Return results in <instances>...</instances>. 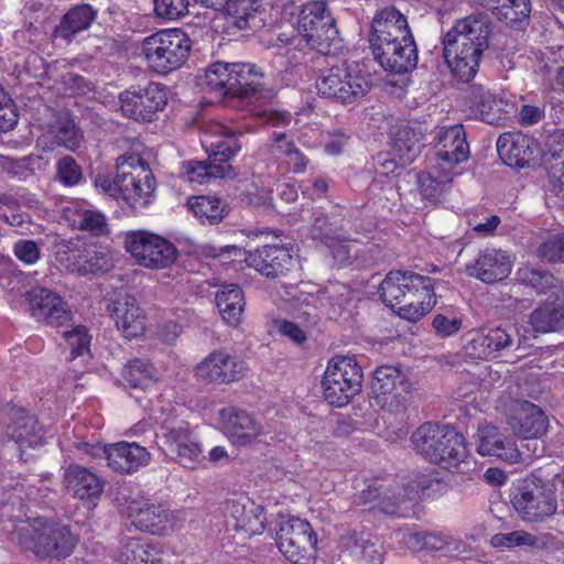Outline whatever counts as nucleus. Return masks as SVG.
Instances as JSON below:
<instances>
[{
	"label": "nucleus",
	"mask_w": 564,
	"mask_h": 564,
	"mask_svg": "<svg viewBox=\"0 0 564 564\" xmlns=\"http://www.w3.org/2000/svg\"><path fill=\"white\" fill-rule=\"evenodd\" d=\"M11 539L39 558H65L76 544L68 527L42 517L14 523Z\"/></svg>",
	"instance_id": "nucleus-4"
},
{
	"label": "nucleus",
	"mask_w": 564,
	"mask_h": 564,
	"mask_svg": "<svg viewBox=\"0 0 564 564\" xmlns=\"http://www.w3.org/2000/svg\"><path fill=\"white\" fill-rule=\"evenodd\" d=\"M245 261L248 267L270 279L285 275L294 264L291 250L280 245L256 248L247 253Z\"/></svg>",
	"instance_id": "nucleus-26"
},
{
	"label": "nucleus",
	"mask_w": 564,
	"mask_h": 564,
	"mask_svg": "<svg viewBox=\"0 0 564 564\" xmlns=\"http://www.w3.org/2000/svg\"><path fill=\"white\" fill-rule=\"evenodd\" d=\"M411 441L419 454L445 469L458 466L467 455L464 436L448 424L424 423Z\"/></svg>",
	"instance_id": "nucleus-7"
},
{
	"label": "nucleus",
	"mask_w": 564,
	"mask_h": 564,
	"mask_svg": "<svg viewBox=\"0 0 564 564\" xmlns=\"http://www.w3.org/2000/svg\"><path fill=\"white\" fill-rule=\"evenodd\" d=\"M188 11V0H154V12L159 18L177 20Z\"/></svg>",
	"instance_id": "nucleus-63"
},
{
	"label": "nucleus",
	"mask_w": 564,
	"mask_h": 564,
	"mask_svg": "<svg viewBox=\"0 0 564 564\" xmlns=\"http://www.w3.org/2000/svg\"><path fill=\"white\" fill-rule=\"evenodd\" d=\"M232 63L215 62L205 73L207 87L221 96H230Z\"/></svg>",
	"instance_id": "nucleus-57"
},
{
	"label": "nucleus",
	"mask_w": 564,
	"mask_h": 564,
	"mask_svg": "<svg viewBox=\"0 0 564 564\" xmlns=\"http://www.w3.org/2000/svg\"><path fill=\"white\" fill-rule=\"evenodd\" d=\"M372 54L383 69L395 74L410 72L417 64V50L413 36L377 48Z\"/></svg>",
	"instance_id": "nucleus-31"
},
{
	"label": "nucleus",
	"mask_w": 564,
	"mask_h": 564,
	"mask_svg": "<svg viewBox=\"0 0 564 564\" xmlns=\"http://www.w3.org/2000/svg\"><path fill=\"white\" fill-rule=\"evenodd\" d=\"M424 283H416L406 291L404 301L397 308V314L409 322H417L436 304L434 284L431 278L424 276Z\"/></svg>",
	"instance_id": "nucleus-34"
},
{
	"label": "nucleus",
	"mask_w": 564,
	"mask_h": 564,
	"mask_svg": "<svg viewBox=\"0 0 564 564\" xmlns=\"http://www.w3.org/2000/svg\"><path fill=\"white\" fill-rule=\"evenodd\" d=\"M410 383L402 371L394 366H381L373 372L371 391L377 405L395 411L405 400Z\"/></svg>",
	"instance_id": "nucleus-22"
},
{
	"label": "nucleus",
	"mask_w": 564,
	"mask_h": 564,
	"mask_svg": "<svg viewBox=\"0 0 564 564\" xmlns=\"http://www.w3.org/2000/svg\"><path fill=\"white\" fill-rule=\"evenodd\" d=\"M220 421L225 435L236 446L257 447L269 445L276 440L268 424H262L248 412L227 408L220 411Z\"/></svg>",
	"instance_id": "nucleus-15"
},
{
	"label": "nucleus",
	"mask_w": 564,
	"mask_h": 564,
	"mask_svg": "<svg viewBox=\"0 0 564 564\" xmlns=\"http://www.w3.org/2000/svg\"><path fill=\"white\" fill-rule=\"evenodd\" d=\"M79 451L91 456H104L108 467L120 474H131L150 462V453L132 442H118L108 445L78 443Z\"/></svg>",
	"instance_id": "nucleus-17"
},
{
	"label": "nucleus",
	"mask_w": 564,
	"mask_h": 564,
	"mask_svg": "<svg viewBox=\"0 0 564 564\" xmlns=\"http://www.w3.org/2000/svg\"><path fill=\"white\" fill-rule=\"evenodd\" d=\"M435 155L441 170L454 172L469 156V144L462 124L442 127L435 134Z\"/></svg>",
	"instance_id": "nucleus-24"
},
{
	"label": "nucleus",
	"mask_w": 564,
	"mask_h": 564,
	"mask_svg": "<svg viewBox=\"0 0 564 564\" xmlns=\"http://www.w3.org/2000/svg\"><path fill=\"white\" fill-rule=\"evenodd\" d=\"M512 431L527 440H535L546 432V416L535 404L525 400H514L508 414Z\"/></svg>",
	"instance_id": "nucleus-27"
},
{
	"label": "nucleus",
	"mask_w": 564,
	"mask_h": 564,
	"mask_svg": "<svg viewBox=\"0 0 564 564\" xmlns=\"http://www.w3.org/2000/svg\"><path fill=\"white\" fill-rule=\"evenodd\" d=\"M434 479L430 475H419L416 480L406 486L392 485L389 480H373L358 495V503H372L371 508H379L388 514L395 513V507L404 500L414 499L420 492L424 494L432 486Z\"/></svg>",
	"instance_id": "nucleus-14"
},
{
	"label": "nucleus",
	"mask_w": 564,
	"mask_h": 564,
	"mask_svg": "<svg viewBox=\"0 0 564 564\" xmlns=\"http://www.w3.org/2000/svg\"><path fill=\"white\" fill-rule=\"evenodd\" d=\"M200 143L210 163L191 160L182 164L180 176L192 184L209 183L213 178H234L235 170L229 161L241 147L235 133L220 122H206Z\"/></svg>",
	"instance_id": "nucleus-3"
},
{
	"label": "nucleus",
	"mask_w": 564,
	"mask_h": 564,
	"mask_svg": "<svg viewBox=\"0 0 564 564\" xmlns=\"http://www.w3.org/2000/svg\"><path fill=\"white\" fill-rule=\"evenodd\" d=\"M489 34V20L480 14L457 21L446 33L443 55L455 78L468 83L476 76Z\"/></svg>",
	"instance_id": "nucleus-2"
},
{
	"label": "nucleus",
	"mask_w": 564,
	"mask_h": 564,
	"mask_svg": "<svg viewBox=\"0 0 564 564\" xmlns=\"http://www.w3.org/2000/svg\"><path fill=\"white\" fill-rule=\"evenodd\" d=\"M123 377L130 387L147 389L160 379V372L148 360L135 358L126 366Z\"/></svg>",
	"instance_id": "nucleus-49"
},
{
	"label": "nucleus",
	"mask_w": 564,
	"mask_h": 564,
	"mask_svg": "<svg viewBox=\"0 0 564 564\" xmlns=\"http://www.w3.org/2000/svg\"><path fill=\"white\" fill-rule=\"evenodd\" d=\"M323 310L329 318H337L350 302V289L340 282L328 284L322 290Z\"/></svg>",
	"instance_id": "nucleus-54"
},
{
	"label": "nucleus",
	"mask_w": 564,
	"mask_h": 564,
	"mask_svg": "<svg viewBox=\"0 0 564 564\" xmlns=\"http://www.w3.org/2000/svg\"><path fill=\"white\" fill-rule=\"evenodd\" d=\"M121 169V199L134 209L144 208L155 199L156 182L149 164L137 155L117 159Z\"/></svg>",
	"instance_id": "nucleus-11"
},
{
	"label": "nucleus",
	"mask_w": 564,
	"mask_h": 564,
	"mask_svg": "<svg viewBox=\"0 0 564 564\" xmlns=\"http://www.w3.org/2000/svg\"><path fill=\"white\" fill-rule=\"evenodd\" d=\"M368 77L351 65L333 66L318 77L316 89L327 99L341 105H350L362 98L369 90Z\"/></svg>",
	"instance_id": "nucleus-10"
},
{
	"label": "nucleus",
	"mask_w": 564,
	"mask_h": 564,
	"mask_svg": "<svg viewBox=\"0 0 564 564\" xmlns=\"http://www.w3.org/2000/svg\"><path fill=\"white\" fill-rule=\"evenodd\" d=\"M299 32L301 36L278 37L281 44H278L274 63L285 70L299 62L301 50L297 47L303 41L324 55L335 54L341 47L335 20L324 1H312L303 6L299 17Z\"/></svg>",
	"instance_id": "nucleus-1"
},
{
	"label": "nucleus",
	"mask_w": 564,
	"mask_h": 564,
	"mask_svg": "<svg viewBox=\"0 0 564 564\" xmlns=\"http://www.w3.org/2000/svg\"><path fill=\"white\" fill-rule=\"evenodd\" d=\"M128 516L137 529L156 535H165L174 531L181 520L177 512L151 500L131 501Z\"/></svg>",
	"instance_id": "nucleus-19"
},
{
	"label": "nucleus",
	"mask_w": 564,
	"mask_h": 564,
	"mask_svg": "<svg viewBox=\"0 0 564 564\" xmlns=\"http://www.w3.org/2000/svg\"><path fill=\"white\" fill-rule=\"evenodd\" d=\"M108 312L118 330L126 338H137L144 334L147 315L133 295L119 293L108 304Z\"/></svg>",
	"instance_id": "nucleus-25"
},
{
	"label": "nucleus",
	"mask_w": 564,
	"mask_h": 564,
	"mask_svg": "<svg viewBox=\"0 0 564 564\" xmlns=\"http://www.w3.org/2000/svg\"><path fill=\"white\" fill-rule=\"evenodd\" d=\"M380 26L392 33L410 31L406 18L393 7L384 8L373 17L371 31H379Z\"/></svg>",
	"instance_id": "nucleus-59"
},
{
	"label": "nucleus",
	"mask_w": 564,
	"mask_h": 564,
	"mask_svg": "<svg viewBox=\"0 0 564 564\" xmlns=\"http://www.w3.org/2000/svg\"><path fill=\"white\" fill-rule=\"evenodd\" d=\"M511 503L524 522H544L557 510V500L552 486L541 480L520 482L511 497Z\"/></svg>",
	"instance_id": "nucleus-12"
},
{
	"label": "nucleus",
	"mask_w": 564,
	"mask_h": 564,
	"mask_svg": "<svg viewBox=\"0 0 564 564\" xmlns=\"http://www.w3.org/2000/svg\"><path fill=\"white\" fill-rule=\"evenodd\" d=\"M273 153L284 164L290 172L295 174L303 173L308 164V159L284 133H273Z\"/></svg>",
	"instance_id": "nucleus-47"
},
{
	"label": "nucleus",
	"mask_w": 564,
	"mask_h": 564,
	"mask_svg": "<svg viewBox=\"0 0 564 564\" xmlns=\"http://www.w3.org/2000/svg\"><path fill=\"white\" fill-rule=\"evenodd\" d=\"M31 316L40 323L62 327L73 319L69 305L56 292L46 288H32L25 293Z\"/></svg>",
	"instance_id": "nucleus-20"
},
{
	"label": "nucleus",
	"mask_w": 564,
	"mask_h": 564,
	"mask_svg": "<svg viewBox=\"0 0 564 564\" xmlns=\"http://www.w3.org/2000/svg\"><path fill=\"white\" fill-rule=\"evenodd\" d=\"M150 416L160 427L156 437L162 452L185 467H192L200 457L202 448L191 435L188 424L177 420V408L171 402L158 404Z\"/></svg>",
	"instance_id": "nucleus-6"
},
{
	"label": "nucleus",
	"mask_w": 564,
	"mask_h": 564,
	"mask_svg": "<svg viewBox=\"0 0 564 564\" xmlns=\"http://www.w3.org/2000/svg\"><path fill=\"white\" fill-rule=\"evenodd\" d=\"M192 42L181 29L155 32L141 43V55L156 73L166 74L181 67L187 59Z\"/></svg>",
	"instance_id": "nucleus-8"
},
{
	"label": "nucleus",
	"mask_w": 564,
	"mask_h": 564,
	"mask_svg": "<svg viewBox=\"0 0 564 564\" xmlns=\"http://www.w3.org/2000/svg\"><path fill=\"white\" fill-rule=\"evenodd\" d=\"M518 280L532 288L539 294H546L550 292L547 301L555 297V301H560L561 296H564V286L558 280H556L551 273L541 269L532 267H523L517 271Z\"/></svg>",
	"instance_id": "nucleus-43"
},
{
	"label": "nucleus",
	"mask_w": 564,
	"mask_h": 564,
	"mask_svg": "<svg viewBox=\"0 0 564 564\" xmlns=\"http://www.w3.org/2000/svg\"><path fill=\"white\" fill-rule=\"evenodd\" d=\"M546 303L530 315V323L538 333L555 332L564 327V296L560 301Z\"/></svg>",
	"instance_id": "nucleus-45"
},
{
	"label": "nucleus",
	"mask_w": 564,
	"mask_h": 564,
	"mask_svg": "<svg viewBox=\"0 0 564 564\" xmlns=\"http://www.w3.org/2000/svg\"><path fill=\"white\" fill-rule=\"evenodd\" d=\"M512 264L510 257L497 249L486 248L466 265L468 275L484 283H495L509 276Z\"/></svg>",
	"instance_id": "nucleus-29"
},
{
	"label": "nucleus",
	"mask_w": 564,
	"mask_h": 564,
	"mask_svg": "<svg viewBox=\"0 0 564 564\" xmlns=\"http://www.w3.org/2000/svg\"><path fill=\"white\" fill-rule=\"evenodd\" d=\"M473 115L489 124H499L517 111L513 101L497 96L482 87H475L470 95Z\"/></svg>",
	"instance_id": "nucleus-28"
},
{
	"label": "nucleus",
	"mask_w": 564,
	"mask_h": 564,
	"mask_svg": "<svg viewBox=\"0 0 564 564\" xmlns=\"http://www.w3.org/2000/svg\"><path fill=\"white\" fill-rule=\"evenodd\" d=\"M422 144L416 133L408 127L399 128L392 139V153L401 165L410 164L420 154Z\"/></svg>",
	"instance_id": "nucleus-48"
},
{
	"label": "nucleus",
	"mask_w": 564,
	"mask_h": 564,
	"mask_svg": "<svg viewBox=\"0 0 564 564\" xmlns=\"http://www.w3.org/2000/svg\"><path fill=\"white\" fill-rule=\"evenodd\" d=\"M206 8L226 9L227 14L239 30L259 26L257 14L267 8L282 13L293 6L294 0H195Z\"/></svg>",
	"instance_id": "nucleus-18"
},
{
	"label": "nucleus",
	"mask_w": 564,
	"mask_h": 564,
	"mask_svg": "<svg viewBox=\"0 0 564 564\" xmlns=\"http://www.w3.org/2000/svg\"><path fill=\"white\" fill-rule=\"evenodd\" d=\"M424 282V275L412 271H390L380 284L379 295L388 307L397 311L406 291Z\"/></svg>",
	"instance_id": "nucleus-35"
},
{
	"label": "nucleus",
	"mask_w": 564,
	"mask_h": 564,
	"mask_svg": "<svg viewBox=\"0 0 564 564\" xmlns=\"http://www.w3.org/2000/svg\"><path fill=\"white\" fill-rule=\"evenodd\" d=\"M512 343V336L505 329L491 328L488 333H476L464 347L465 355L471 359H488L497 351L506 349Z\"/></svg>",
	"instance_id": "nucleus-36"
},
{
	"label": "nucleus",
	"mask_w": 564,
	"mask_h": 564,
	"mask_svg": "<svg viewBox=\"0 0 564 564\" xmlns=\"http://www.w3.org/2000/svg\"><path fill=\"white\" fill-rule=\"evenodd\" d=\"M464 314L457 311H446L433 317L432 326L442 338L456 335L463 327Z\"/></svg>",
	"instance_id": "nucleus-60"
},
{
	"label": "nucleus",
	"mask_w": 564,
	"mask_h": 564,
	"mask_svg": "<svg viewBox=\"0 0 564 564\" xmlns=\"http://www.w3.org/2000/svg\"><path fill=\"white\" fill-rule=\"evenodd\" d=\"M123 243L135 262L148 269L167 268L177 257V250L171 241L148 230L127 232Z\"/></svg>",
	"instance_id": "nucleus-13"
},
{
	"label": "nucleus",
	"mask_w": 564,
	"mask_h": 564,
	"mask_svg": "<svg viewBox=\"0 0 564 564\" xmlns=\"http://www.w3.org/2000/svg\"><path fill=\"white\" fill-rule=\"evenodd\" d=\"M231 72L230 96L241 98L242 102L250 107L249 111L264 123L282 126L290 122V113L265 107L275 94L272 89L264 87L263 74L256 65L232 63Z\"/></svg>",
	"instance_id": "nucleus-5"
},
{
	"label": "nucleus",
	"mask_w": 564,
	"mask_h": 564,
	"mask_svg": "<svg viewBox=\"0 0 564 564\" xmlns=\"http://www.w3.org/2000/svg\"><path fill=\"white\" fill-rule=\"evenodd\" d=\"M63 336L70 349L73 359L90 355L91 336L85 326H75L73 329L64 332Z\"/></svg>",
	"instance_id": "nucleus-61"
},
{
	"label": "nucleus",
	"mask_w": 564,
	"mask_h": 564,
	"mask_svg": "<svg viewBox=\"0 0 564 564\" xmlns=\"http://www.w3.org/2000/svg\"><path fill=\"white\" fill-rule=\"evenodd\" d=\"M8 436L23 454L26 449H36L44 445L47 436L39 421L24 410L14 413L13 422L8 426Z\"/></svg>",
	"instance_id": "nucleus-33"
},
{
	"label": "nucleus",
	"mask_w": 564,
	"mask_h": 564,
	"mask_svg": "<svg viewBox=\"0 0 564 564\" xmlns=\"http://www.w3.org/2000/svg\"><path fill=\"white\" fill-rule=\"evenodd\" d=\"M490 545L499 551H510L519 546H539L540 540L534 534L524 530L499 532L491 535Z\"/></svg>",
	"instance_id": "nucleus-56"
},
{
	"label": "nucleus",
	"mask_w": 564,
	"mask_h": 564,
	"mask_svg": "<svg viewBox=\"0 0 564 564\" xmlns=\"http://www.w3.org/2000/svg\"><path fill=\"white\" fill-rule=\"evenodd\" d=\"M188 207L202 223L217 224L227 214L226 205L215 196L192 197Z\"/></svg>",
	"instance_id": "nucleus-50"
},
{
	"label": "nucleus",
	"mask_w": 564,
	"mask_h": 564,
	"mask_svg": "<svg viewBox=\"0 0 564 564\" xmlns=\"http://www.w3.org/2000/svg\"><path fill=\"white\" fill-rule=\"evenodd\" d=\"M55 143L69 151H76L83 140V135L77 130L75 123L67 117L58 118L56 124L50 130Z\"/></svg>",
	"instance_id": "nucleus-58"
},
{
	"label": "nucleus",
	"mask_w": 564,
	"mask_h": 564,
	"mask_svg": "<svg viewBox=\"0 0 564 564\" xmlns=\"http://www.w3.org/2000/svg\"><path fill=\"white\" fill-rule=\"evenodd\" d=\"M313 538H317V535L310 522L296 517H288L281 519L275 541L280 543L297 540V543H304L306 540H313Z\"/></svg>",
	"instance_id": "nucleus-52"
},
{
	"label": "nucleus",
	"mask_w": 564,
	"mask_h": 564,
	"mask_svg": "<svg viewBox=\"0 0 564 564\" xmlns=\"http://www.w3.org/2000/svg\"><path fill=\"white\" fill-rule=\"evenodd\" d=\"M285 294L297 315L308 322L315 321L318 312L323 311L322 290L311 283L286 286Z\"/></svg>",
	"instance_id": "nucleus-38"
},
{
	"label": "nucleus",
	"mask_w": 564,
	"mask_h": 564,
	"mask_svg": "<svg viewBox=\"0 0 564 564\" xmlns=\"http://www.w3.org/2000/svg\"><path fill=\"white\" fill-rule=\"evenodd\" d=\"M297 540L276 543L280 552L293 564H313L316 557L317 538L297 543Z\"/></svg>",
	"instance_id": "nucleus-55"
},
{
	"label": "nucleus",
	"mask_w": 564,
	"mask_h": 564,
	"mask_svg": "<svg viewBox=\"0 0 564 564\" xmlns=\"http://www.w3.org/2000/svg\"><path fill=\"white\" fill-rule=\"evenodd\" d=\"M122 113L138 121H152L167 104L165 87L159 83L133 85L119 95Z\"/></svg>",
	"instance_id": "nucleus-16"
},
{
	"label": "nucleus",
	"mask_w": 564,
	"mask_h": 564,
	"mask_svg": "<svg viewBox=\"0 0 564 564\" xmlns=\"http://www.w3.org/2000/svg\"><path fill=\"white\" fill-rule=\"evenodd\" d=\"M362 370L354 357L335 356L324 371V399L333 406L347 405L361 390Z\"/></svg>",
	"instance_id": "nucleus-9"
},
{
	"label": "nucleus",
	"mask_w": 564,
	"mask_h": 564,
	"mask_svg": "<svg viewBox=\"0 0 564 564\" xmlns=\"http://www.w3.org/2000/svg\"><path fill=\"white\" fill-rule=\"evenodd\" d=\"M479 6L491 10L501 21L512 28L528 21L531 4L529 0H475Z\"/></svg>",
	"instance_id": "nucleus-42"
},
{
	"label": "nucleus",
	"mask_w": 564,
	"mask_h": 564,
	"mask_svg": "<svg viewBox=\"0 0 564 564\" xmlns=\"http://www.w3.org/2000/svg\"><path fill=\"white\" fill-rule=\"evenodd\" d=\"M224 516L227 527L249 536L262 534L268 521L264 508L246 496L227 500Z\"/></svg>",
	"instance_id": "nucleus-23"
},
{
	"label": "nucleus",
	"mask_w": 564,
	"mask_h": 564,
	"mask_svg": "<svg viewBox=\"0 0 564 564\" xmlns=\"http://www.w3.org/2000/svg\"><path fill=\"white\" fill-rule=\"evenodd\" d=\"M475 444L481 456H495L508 463H517L521 458V452L516 444L503 437L499 430L490 424L478 426Z\"/></svg>",
	"instance_id": "nucleus-32"
},
{
	"label": "nucleus",
	"mask_w": 564,
	"mask_h": 564,
	"mask_svg": "<svg viewBox=\"0 0 564 564\" xmlns=\"http://www.w3.org/2000/svg\"><path fill=\"white\" fill-rule=\"evenodd\" d=\"M216 306L227 324L239 325L246 306L241 288L237 284L223 285L216 294Z\"/></svg>",
	"instance_id": "nucleus-41"
},
{
	"label": "nucleus",
	"mask_w": 564,
	"mask_h": 564,
	"mask_svg": "<svg viewBox=\"0 0 564 564\" xmlns=\"http://www.w3.org/2000/svg\"><path fill=\"white\" fill-rule=\"evenodd\" d=\"M247 367L237 356L225 349H217L208 354L194 368L195 377L214 384H227L241 379Z\"/></svg>",
	"instance_id": "nucleus-21"
},
{
	"label": "nucleus",
	"mask_w": 564,
	"mask_h": 564,
	"mask_svg": "<svg viewBox=\"0 0 564 564\" xmlns=\"http://www.w3.org/2000/svg\"><path fill=\"white\" fill-rule=\"evenodd\" d=\"M56 177L64 186H76L83 178V170L74 158L65 155L56 162Z\"/></svg>",
	"instance_id": "nucleus-62"
},
{
	"label": "nucleus",
	"mask_w": 564,
	"mask_h": 564,
	"mask_svg": "<svg viewBox=\"0 0 564 564\" xmlns=\"http://www.w3.org/2000/svg\"><path fill=\"white\" fill-rule=\"evenodd\" d=\"M67 489L78 499H93L102 492L101 480L90 470L78 465H70L64 473Z\"/></svg>",
	"instance_id": "nucleus-40"
},
{
	"label": "nucleus",
	"mask_w": 564,
	"mask_h": 564,
	"mask_svg": "<svg viewBox=\"0 0 564 564\" xmlns=\"http://www.w3.org/2000/svg\"><path fill=\"white\" fill-rule=\"evenodd\" d=\"M98 11L90 4H77L70 8L53 31L55 39L69 43L74 37L88 30L97 19Z\"/></svg>",
	"instance_id": "nucleus-37"
},
{
	"label": "nucleus",
	"mask_w": 564,
	"mask_h": 564,
	"mask_svg": "<svg viewBox=\"0 0 564 564\" xmlns=\"http://www.w3.org/2000/svg\"><path fill=\"white\" fill-rule=\"evenodd\" d=\"M538 252L544 261L564 262V234L544 241Z\"/></svg>",
	"instance_id": "nucleus-64"
},
{
	"label": "nucleus",
	"mask_w": 564,
	"mask_h": 564,
	"mask_svg": "<svg viewBox=\"0 0 564 564\" xmlns=\"http://www.w3.org/2000/svg\"><path fill=\"white\" fill-rule=\"evenodd\" d=\"M497 151L505 164L524 167L539 154L534 138L522 133H503L497 140Z\"/></svg>",
	"instance_id": "nucleus-30"
},
{
	"label": "nucleus",
	"mask_w": 564,
	"mask_h": 564,
	"mask_svg": "<svg viewBox=\"0 0 564 564\" xmlns=\"http://www.w3.org/2000/svg\"><path fill=\"white\" fill-rule=\"evenodd\" d=\"M68 261L70 270L82 275L97 274L108 269L105 254L91 248L73 253Z\"/></svg>",
	"instance_id": "nucleus-51"
},
{
	"label": "nucleus",
	"mask_w": 564,
	"mask_h": 564,
	"mask_svg": "<svg viewBox=\"0 0 564 564\" xmlns=\"http://www.w3.org/2000/svg\"><path fill=\"white\" fill-rule=\"evenodd\" d=\"M457 173L441 170L434 165L430 171L417 175V185L422 197L430 202H436Z\"/></svg>",
	"instance_id": "nucleus-46"
},
{
	"label": "nucleus",
	"mask_w": 564,
	"mask_h": 564,
	"mask_svg": "<svg viewBox=\"0 0 564 564\" xmlns=\"http://www.w3.org/2000/svg\"><path fill=\"white\" fill-rule=\"evenodd\" d=\"M543 161L547 176L555 191L564 192V132L550 137Z\"/></svg>",
	"instance_id": "nucleus-44"
},
{
	"label": "nucleus",
	"mask_w": 564,
	"mask_h": 564,
	"mask_svg": "<svg viewBox=\"0 0 564 564\" xmlns=\"http://www.w3.org/2000/svg\"><path fill=\"white\" fill-rule=\"evenodd\" d=\"M156 550L150 543L129 539L118 556L119 564H155Z\"/></svg>",
	"instance_id": "nucleus-53"
},
{
	"label": "nucleus",
	"mask_w": 564,
	"mask_h": 564,
	"mask_svg": "<svg viewBox=\"0 0 564 564\" xmlns=\"http://www.w3.org/2000/svg\"><path fill=\"white\" fill-rule=\"evenodd\" d=\"M65 219L69 225L79 230L88 231L95 236L108 232V224L104 214L89 209L85 204L70 202L63 209Z\"/></svg>",
	"instance_id": "nucleus-39"
}]
</instances>
